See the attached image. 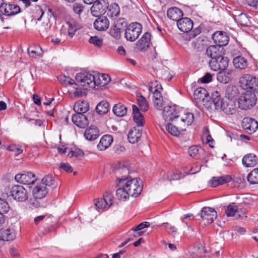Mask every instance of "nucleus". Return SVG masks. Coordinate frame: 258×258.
<instances>
[{"label":"nucleus","instance_id":"obj_1","mask_svg":"<svg viewBox=\"0 0 258 258\" xmlns=\"http://www.w3.org/2000/svg\"><path fill=\"white\" fill-rule=\"evenodd\" d=\"M228 98L224 99L220 109L227 115L235 114L237 111V107L235 100L233 98L237 94V90L233 87H228L226 92Z\"/></svg>","mask_w":258,"mask_h":258},{"label":"nucleus","instance_id":"obj_2","mask_svg":"<svg viewBox=\"0 0 258 258\" xmlns=\"http://www.w3.org/2000/svg\"><path fill=\"white\" fill-rule=\"evenodd\" d=\"M163 88L161 85L157 81L151 82L149 90L153 94V102L154 107L158 110H162L164 102L161 93Z\"/></svg>","mask_w":258,"mask_h":258},{"label":"nucleus","instance_id":"obj_3","mask_svg":"<svg viewBox=\"0 0 258 258\" xmlns=\"http://www.w3.org/2000/svg\"><path fill=\"white\" fill-rule=\"evenodd\" d=\"M256 102L255 94L252 91H246L242 93L238 99L239 107L243 110L252 107Z\"/></svg>","mask_w":258,"mask_h":258},{"label":"nucleus","instance_id":"obj_4","mask_svg":"<svg viewBox=\"0 0 258 258\" xmlns=\"http://www.w3.org/2000/svg\"><path fill=\"white\" fill-rule=\"evenodd\" d=\"M45 12L47 13L48 18V22L45 23L47 26L49 25L50 27L51 24H50L49 19L53 16L52 10L48 8L45 4H43L41 6L35 5L31 8L32 17L33 19L37 21L41 20Z\"/></svg>","mask_w":258,"mask_h":258},{"label":"nucleus","instance_id":"obj_5","mask_svg":"<svg viewBox=\"0 0 258 258\" xmlns=\"http://www.w3.org/2000/svg\"><path fill=\"white\" fill-rule=\"evenodd\" d=\"M239 84L244 90L249 89L258 92V79L251 75H243L239 79Z\"/></svg>","mask_w":258,"mask_h":258},{"label":"nucleus","instance_id":"obj_6","mask_svg":"<svg viewBox=\"0 0 258 258\" xmlns=\"http://www.w3.org/2000/svg\"><path fill=\"white\" fill-rule=\"evenodd\" d=\"M142 31V26L135 22L130 24L125 29L124 37L127 41H135L138 38Z\"/></svg>","mask_w":258,"mask_h":258},{"label":"nucleus","instance_id":"obj_7","mask_svg":"<svg viewBox=\"0 0 258 258\" xmlns=\"http://www.w3.org/2000/svg\"><path fill=\"white\" fill-rule=\"evenodd\" d=\"M9 196L19 202L26 201L28 199L27 190L22 185H15L10 188L7 193Z\"/></svg>","mask_w":258,"mask_h":258},{"label":"nucleus","instance_id":"obj_8","mask_svg":"<svg viewBox=\"0 0 258 258\" xmlns=\"http://www.w3.org/2000/svg\"><path fill=\"white\" fill-rule=\"evenodd\" d=\"M82 27L81 25L77 21L71 19L63 25L61 31L63 34L72 38L75 35L76 31L81 29Z\"/></svg>","mask_w":258,"mask_h":258},{"label":"nucleus","instance_id":"obj_9","mask_svg":"<svg viewBox=\"0 0 258 258\" xmlns=\"http://www.w3.org/2000/svg\"><path fill=\"white\" fill-rule=\"evenodd\" d=\"M125 188L132 197H138L142 190V186L137 178H133L124 182Z\"/></svg>","mask_w":258,"mask_h":258},{"label":"nucleus","instance_id":"obj_10","mask_svg":"<svg viewBox=\"0 0 258 258\" xmlns=\"http://www.w3.org/2000/svg\"><path fill=\"white\" fill-rule=\"evenodd\" d=\"M108 0H97L91 8V13L94 17L104 14L108 7Z\"/></svg>","mask_w":258,"mask_h":258},{"label":"nucleus","instance_id":"obj_11","mask_svg":"<svg viewBox=\"0 0 258 258\" xmlns=\"http://www.w3.org/2000/svg\"><path fill=\"white\" fill-rule=\"evenodd\" d=\"M228 59L226 57L221 56L211 59L209 61V66L211 70L214 71L225 70L228 66Z\"/></svg>","mask_w":258,"mask_h":258},{"label":"nucleus","instance_id":"obj_12","mask_svg":"<svg viewBox=\"0 0 258 258\" xmlns=\"http://www.w3.org/2000/svg\"><path fill=\"white\" fill-rule=\"evenodd\" d=\"M242 127L246 133L252 134L257 130L258 122L252 118L244 117L242 121Z\"/></svg>","mask_w":258,"mask_h":258},{"label":"nucleus","instance_id":"obj_13","mask_svg":"<svg viewBox=\"0 0 258 258\" xmlns=\"http://www.w3.org/2000/svg\"><path fill=\"white\" fill-rule=\"evenodd\" d=\"M163 115L165 120H172L179 116V108L175 105H168L163 108Z\"/></svg>","mask_w":258,"mask_h":258},{"label":"nucleus","instance_id":"obj_14","mask_svg":"<svg viewBox=\"0 0 258 258\" xmlns=\"http://www.w3.org/2000/svg\"><path fill=\"white\" fill-rule=\"evenodd\" d=\"M15 179L18 182L23 184H33L36 180L35 175L31 172L25 173H18L15 175Z\"/></svg>","mask_w":258,"mask_h":258},{"label":"nucleus","instance_id":"obj_15","mask_svg":"<svg viewBox=\"0 0 258 258\" xmlns=\"http://www.w3.org/2000/svg\"><path fill=\"white\" fill-rule=\"evenodd\" d=\"M217 212L210 207H204L202 209L201 217L207 224L212 223L217 218Z\"/></svg>","mask_w":258,"mask_h":258},{"label":"nucleus","instance_id":"obj_16","mask_svg":"<svg viewBox=\"0 0 258 258\" xmlns=\"http://www.w3.org/2000/svg\"><path fill=\"white\" fill-rule=\"evenodd\" d=\"M76 80L78 82L83 83V85L84 87L93 88L94 77L89 73L85 72L77 74L76 76Z\"/></svg>","mask_w":258,"mask_h":258},{"label":"nucleus","instance_id":"obj_17","mask_svg":"<svg viewBox=\"0 0 258 258\" xmlns=\"http://www.w3.org/2000/svg\"><path fill=\"white\" fill-rule=\"evenodd\" d=\"M212 38L216 45L221 47L226 45L229 40L227 33L223 31H216L212 35Z\"/></svg>","mask_w":258,"mask_h":258},{"label":"nucleus","instance_id":"obj_18","mask_svg":"<svg viewBox=\"0 0 258 258\" xmlns=\"http://www.w3.org/2000/svg\"><path fill=\"white\" fill-rule=\"evenodd\" d=\"M114 173L117 181L119 182V185H121L120 184L123 183L127 179L130 172L128 168L126 166L122 165L115 169Z\"/></svg>","mask_w":258,"mask_h":258},{"label":"nucleus","instance_id":"obj_19","mask_svg":"<svg viewBox=\"0 0 258 258\" xmlns=\"http://www.w3.org/2000/svg\"><path fill=\"white\" fill-rule=\"evenodd\" d=\"M177 26L180 31L187 33L192 30L194 22L188 18H182L177 21Z\"/></svg>","mask_w":258,"mask_h":258},{"label":"nucleus","instance_id":"obj_20","mask_svg":"<svg viewBox=\"0 0 258 258\" xmlns=\"http://www.w3.org/2000/svg\"><path fill=\"white\" fill-rule=\"evenodd\" d=\"M208 56L213 58L223 56L224 54V49L223 47L218 45H211L209 46L206 51Z\"/></svg>","mask_w":258,"mask_h":258},{"label":"nucleus","instance_id":"obj_21","mask_svg":"<svg viewBox=\"0 0 258 258\" xmlns=\"http://www.w3.org/2000/svg\"><path fill=\"white\" fill-rule=\"evenodd\" d=\"M151 35L149 32H146L137 41L136 48L141 51H146L149 47Z\"/></svg>","mask_w":258,"mask_h":258},{"label":"nucleus","instance_id":"obj_22","mask_svg":"<svg viewBox=\"0 0 258 258\" xmlns=\"http://www.w3.org/2000/svg\"><path fill=\"white\" fill-rule=\"evenodd\" d=\"M3 7V9L0 10V12L6 16H12L20 12V8L17 5L4 3Z\"/></svg>","mask_w":258,"mask_h":258},{"label":"nucleus","instance_id":"obj_23","mask_svg":"<svg viewBox=\"0 0 258 258\" xmlns=\"http://www.w3.org/2000/svg\"><path fill=\"white\" fill-rule=\"evenodd\" d=\"M72 120L77 126L85 128L89 124V121L85 115L82 113H76L72 116Z\"/></svg>","mask_w":258,"mask_h":258},{"label":"nucleus","instance_id":"obj_24","mask_svg":"<svg viewBox=\"0 0 258 258\" xmlns=\"http://www.w3.org/2000/svg\"><path fill=\"white\" fill-rule=\"evenodd\" d=\"M258 162V158L253 153H249L244 156L242 159V163L245 167L255 166Z\"/></svg>","mask_w":258,"mask_h":258},{"label":"nucleus","instance_id":"obj_25","mask_svg":"<svg viewBox=\"0 0 258 258\" xmlns=\"http://www.w3.org/2000/svg\"><path fill=\"white\" fill-rule=\"evenodd\" d=\"M109 26V21L106 17L100 16L94 22V28L98 31H104Z\"/></svg>","mask_w":258,"mask_h":258},{"label":"nucleus","instance_id":"obj_26","mask_svg":"<svg viewBox=\"0 0 258 258\" xmlns=\"http://www.w3.org/2000/svg\"><path fill=\"white\" fill-rule=\"evenodd\" d=\"M16 237V233L14 229L11 228L0 229V240L10 241Z\"/></svg>","mask_w":258,"mask_h":258},{"label":"nucleus","instance_id":"obj_27","mask_svg":"<svg viewBox=\"0 0 258 258\" xmlns=\"http://www.w3.org/2000/svg\"><path fill=\"white\" fill-rule=\"evenodd\" d=\"M231 177L229 175H225L220 177H213L209 181V183L212 187H217L231 181Z\"/></svg>","mask_w":258,"mask_h":258},{"label":"nucleus","instance_id":"obj_28","mask_svg":"<svg viewBox=\"0 0 258 258\" xmlns=\"http://www.w3.org/2000/svg\"><path fill=\"white\" fill-rule=\"evenodd\" d=\"M167 17L170 20L177 21L180 19L183 15L181 10L177 7L169 8L167 12Z\"/></svg>","mask_w":258,"mask_h":258},{"label":"nucleus","instance_id":"obj_29","mask_svg":"<svg viewBox=\"0 0 258 258\" xmlns=\"http://www.w3.org/2000/svg\"><path fill=\"white\" fill-rule=\"evenodd\" d=\"M207 95V91L205 88L202 87L197 88L194 94L196 103L199 105H201L202 102H204Z\"/></svg>","mask_w":258,"mask_h":258},{"label":"nucleus","instance_id":"obj_30","mask_svg":"<svg viewBox=\"0 0 258 258\" xmlns=\"http://www.w3.org/2000/svg\"><path fill=\"white\" fill-rule=\"evenodd\" d=\"M113 142L111 136L106 135L103 136L97 145L98 149L100 151H104L107 149Z\"/></svg>","mask_w":258,"mask_h":258},{"label":"nucleus","instance_id":"obj_31","mask_svg":"<svg viewBox=\"0 0 258 258\" xmlns=\"http://www.w3.org/2000/svg\"><path fill=\"white\" fill-rule=\"evenodd\" d=\"M32 193L34 198L41 199L46 196L48 190L45 185L40 184L33 189Z\"/></svg>","mask_w":258,"mask_h":258},{"label":"nucleus","instance_id":"obj_32","mask_svg":"<svg viewBox=\"0 0 258 258\" xmlns=\"http://www.w3.org/2000/svg\"><path fill=\"white\" fill-rule=\"evenodd\" d=\"M194 114L190 112L184 114L181 118L180 130L181 131H185L186 126L190 125L194 121Z\"/></svg>","mask_w":258,"mask_h":258},{"label":"nucleus","instance_id":"obj_33","mask_svg":"<svg viewBox=\"0 0 258 258\" xmlns=\"http://www.w3.org/2000/svg\"><path fill=\"white\" fill-rule=\"evenodd\" d=\"M132 108L134 121L138 124L139 126H143L144 123V118L143 114L140 112L139 108L136 105H133Z\"/></svg>","mask_w":258,"mask_h":258},{"label":"nucleus","instance_id":"obj_34","mask_svg":"<svg viewBox=\"0 0 258 258\" xmlns=\"http://www.w3.org/2000/svg\"><path fill=\"white\" fill-rule=\"evenodd\" d=\"M186 173H182L180 172H174L172 171L168 172L166 174H165L163 176V179L164 180L172 181L179 180L181 178H183L186 176Z\"/></svg>","mask_w":258,"mask_h":258},{"label":"nucleus","instance_id":"obj_35","mask_svg":"<svg viewBox=\"0 0 258 258\" xmlns=\"http://www.w3.org/2000/svg\"><path fill=\"white\" fill-rule=\"evenodd\" d=\"M84 136L89 141L95 140L99 136V130L96 127L91 126L86 130Z\"/></svg>","mask_w":258,"mask_h":258},{"label":"nucleus","instance_id":"obj_36","mask_svg":"<svg viewBox=\"0 0 258 258\" xmlns=\"http://www.w3.org/2000/svg\"><path fill=\"white\" fill-rule=\"evenodd\" d=\"M233 63L236 68L240 70L245 69L248 64L247 59L240 55L236 56L233 58Z\"/></svg>","mask_w":258,"mask_h":258},{"label":"nucleus","instance_id":"obj_37","mask_svg":"<svg viewBox=\"0 0 258 258\" xmlns=\"http://www.w3.org/2000/svg\"><path fill=\"white\" fill-rule=\"evenodd\" d=\"M142 132L136 128L131 129L127 136L129 142L135 144L139 141L142 136Z\"/></svg>","mask_w":258,"mask_h":258},{"label":"nucleus","instance_id":"obj_38","mask_svg":"<svg viewBox=\"0 0 258 258\" xmlns=\"http://www.w3.org/2000/svg\"><path fill=\"white\" fill-rule=\"evenodd\" d=\"M89 103L85 101H79L74 106V110L76 113L84 114L89 110Z\"/></svg>","mask_w":258,"mask_h":258},{"label":"nucleus","instance_id":"obj_39","mask_svg":"<svg viewBox=\"0 0 258 258\" xmlns=\"http://www.w3.org/2000/svg\"><path fill=\"white\" fill-rule=\"evenodd\" d=\"M137 103L141 111L145 112L149 109V103L147 99L141 93H136Z\"/></svg>","mask_w":258,"mask_h":258},{"label":"nucleus","instance_id":"obj_40","mask_svg":"<svg viewBox=\"0 0 258 258\" xmlns=\"http://www.w3.org/2000/svg\"><path fill=\"white\" fill-rule=\"evenodd\" d=\"M29 56L33 58H37L42 56L43 51L39 45H34L28 48Z\"/></svg>","mask_w":258,"mask_h":258},{"label":"nucleus","instance_id":"obj_41","mask_svg":"<svg viewBox=\"0 0 258 258\" xmlns=\"http://www.w3.org/2000/svg\"><path fill=\"white\" fill-rule=\"evenodd\" d=\"M121 184V185H119V182H118L117 186L118 188L116 189V195L118 199L122 200H126L131 195L127 192L126 188H125L124 182Z\"/></svg>","mask_w":258,"mask_h":258},{"label":"nucleus","instance_id":"obj_42","mask_svg":"<svg viewBox=\"0 0 258 258\" xmlns=\"http://www.w3.org/2000/svg\"><path fill=\"white\" fill-rule=\"evenodd\" d=\"M107 9L108 11H106L107 15L112 19L118 16L120 13L119 7L116 3H113L109 6H108Z\"/></svg>","mask_w":258,"mask_h":258},{"label":"nucleus","instance_id":"obj_43","mask_svg":"<svg viewBox=\"0 0 258 258\" xmlns=\"http://www.w3.org/2000/svg\"><path fill=\"white\" fill-rule=\"evenodd\" d=\"M212 99L215 109L218 110L221 108L224 99H222L219 92L215 91L212 94Z\"/></svg>","mask_w":258,"mask_h":258},{"label":"nucleus","instance_id":"obj_44","mask_svg":"<svg viewBox=\"0 0 258 258\" xmlns=\"http://www.w3.org/2000/svg\"><path fill=\"white\" fill-rule=\"evenodd\" d=\"M113 112L117 116L122 117L126 114L127 108L121 103H118L114 106Z\"/></svg>","mask_w":258,"mask_h":258},{"label":"nucleus","instance_id":"obj_45","mask_svg":"<svg viewBox=\"0 0 258 258\" xmlns=\"http://www.w3.org/2000/svg\"><path fill=\"white\" fill-rule=\"evenodd\" d=\"M231 73L230 72L222 71L217 74V80L219 82L226 84L230 81Z\"/></svg>","mask_w":258,"mask_h":258},{"label":"nucleus","instance_id":"obj_46","mask_svg":"<svg viewBox=\"0 0 258 258\" xmlns=\"http://www.w3.org/2000/svg\"><path fill=\"white\" fill-rule=\"evenodd\" d=\"M206 251L204 247L201 245V246L195 247L193 250L190 252V255L192 258L202 257L204 256Z\"/></svg>","mask_w":258,"mask_h":258},{"label":"nucleus","instance_id":"obj_47","mask_svg":"<svg viewBox=\"0 0 258 258\" xmlns=\"http://www.w3.org/2000/svg\"><path fill=\"white\" fill-rule=\"evenodd\" d=\"M109 104L105 101H101L96 107V112L99 114H103L108 111Z\"/></svg>","mask_w":258,"mask_h":258},{"label":"nucleus","instance_id":"obj_48","mask_svg":"<svg viewBox=\"0 0 258 258\" xmlns=\"http://www.w3.org/2000/svg\"><path fill=\"white\" fill-rule=\"evenodd\" d=\"M247 179L251 184H258V168L252 170L248 174Z\"/></svg>","mask_w":258,"mask_h":258},{"label":"nucleus","instance_id":"obj_49","mask_svg":"<svg viewBox=\"0 0 258 258\" xmlns=\"http://www.w3.org/2000/svg\"><path fill=\"white\" fill-rule=\"evenodd\" d=\"M178 127L173 125L172 123H169L166 126V130L171 135L177 136L180 134L181 130H180V125Z\"/></svg>","mask_w":258,"mask_h":258},{"label":"nucleus","instance_id":"obj_50","mask_svg":"<svg viewBox=\"0 0 258 258\" xmlns=\"http://www.w3.org/2000/svg\"><path fill=\"white\" fill-rule=\"evenodd\" d=\"M238 212V208L235 203H233L227 206L225 213L228 217L233 216Z\"/></svg>","mask_w":258,"mask_h":258},{"label":"nucleus","instance_id":"obj_51","mask_svg":"<svg viewBox=\"0 0 258 258\" xmlns=\"http://www.w3.org/2000/svg\"><path fill=\"white\" fill-rule=\"evenodd\" d=\"M123 31L120 30V28H118L116 26L113 25L110 29L109 33L112 37L116 39H119L121 36V33Z\"/></svg>","mask_w":258,"mask_h":258},{"label":"nucleus","instance_id":"obj_52","mask_svg":"<svg viewBox=\"0 0 258 258\" xmlns=\"http://www.w3.org/2000/svg\"><path fill=\"white\" fill-rule=\"evenodd\" d=\"M54 183L55 180L53 175L48 174L42 178L41 184L50 186L54 185Z\"/></svg>","mask_w":258,"mask_h":258},{"label":"nucleus","instance_id":"obj_53","mask_svg":"<svg viewBox=\"0 0 258 258\" xmlns=\"http://www.w3.org/2000/svg\"><path fill=\"white\" fill-rule=\"evenodd\" d=\"M89 42L100 48L102 45L103 39L97 36H91L89 40Z\"/></svg>","mask_w":258,"mask_h":258},{"label":"nucleus","instance_id":"obj_54","mask_svg":"<svg viewBox=\"0 0 258 258\" xmlns=\"http://www.w3.org/2000/svg\"><path fill=\"white\" fill-rule=\"evenodd\" d=\"M200 150H202V149L198 146H192L188 148V153L190 156L195 158H198Z\"/></svg>","mask_w":258,"mask_h":258},{"label":"nucleus","instance_id":"obj_55","mask_svg":"<svg viewBox=\"0 0 258 258\" xmlns=\"http://www.w3.org/2000/svg\"><path fill=\"white\" fill-rule=\"evenodd\" d=\"M9 209V205L6 200L0 198V212L2 213H7Z\"/></svg>","mask_w":258,"mask_h":258},{"label":"nucleus","instance_id":"obj_56","mask_svg":"<svg viewBox=\"0 0 258 258\" xmlns=\"http://www.w3.org/2000/svg\"><path fill=\"white\" fill-rule=\"evenodd\" d=\"M113 25L118 28H120V30L123 31L126 27V23L124 19L119 18L114 22Z\"/></svg>","mask_w":258,"mask_h":258},{"label":"nucleus","instance_id":"obj_57","mask_svg":"<svg viewBox=\"0 0 258 258\" xmlns=\"http://www.w3.org/2000/svg\"><path fill=\"white\" fill-rule=\"evenodd\" d=\"M84 6L80 3H76L73 5V10L75 13L80 15L84 10Z\"/></svg>","mask_w":258,"mask_h":258},{"label":"nucleus","instance_id":"obj_58","mask_svg":"<svg viewBox=\"0 0 258 258\" xmlns=\"http://www.w3.org/2000/svg\"><path fill=\"white\" fill-rule=\"evenodd\" d=\"M95 205L98 209H104L107 206V204L106 202L104 201V200H103L102 198L97 199L95 203Z\"/></svg>","mask_w":258,"mask_h":258},{"label":"nucleus","instance_id":"obj_59","mask_svg":"<svg viewBox=\"0 0 258 258\" xmlns=\"http://www.w3.org/2000/svg\"><path fill=\"white\" fill-rule=\"evenodd\" d=\"M84 155V154L83 151L79 149H76L74 151H71L69 154V156L70 157H83Z\"/></svg>","mask_w":258,"mask_h":258},{"label":"nucleus","instance_id":"obj_60","mask_svg":"<svg viewBox=\"0 0 258 258\" xmlns=\"http://www.w3.org/2000/svg\"><path fill=\"white\" fill-rule=\"evenodd\" d=\"M102 199L104 200V201L107 203V206L108 207L112 205L113 196L111 194L106 192L105 194L103 196V198Z\"/></svg>","mask_w":258,"mask_h":258},{"label":"nucleus","instance_id":"obj_61","mask_svg":"<svg viewBox=\"0 0 258 258\" xmlns=\"http://www.w3.org/2000/svg\"><path fill=\"white\" fill-rule=\"evenodd\" d=\"M101 75L100 74H97L96 75H94L93 77H94V81H93V88H94L95 86H101V83H103V81L101 79Z\"/></svg>","mask_w":258,"mask_h":258},{"label":"nucleus","instance_id":"obj_62","mask_svg":"<svg viewBox=\"0 0 258 258\" xmlns=\"http://www.w3.org/2000/svg\"><path fill=\"white\" fill-rule=\"evenodd\" d=\"M59 168L64 170L67 172H72L73 170L72 166L68 163H60Z\"/></svg>","mask_w":258,"mask_h":258},{"label":"nucleus","instance_id":"obj_63","mask_svg":"<svg viewBox=\"0 0 258 258\" xmlns=\"http://www.w3.org/2000/svg\"><path fill=\"white\" fill-rule=\"evenodd\" d=\"M8 149L10 151L14 152L15 153V155L18 156L19 154H21L23 152V150L21 148L18 147L15 145L10 146Z\"/></svg>","mask_w":258,"mask_h":258},{"label":"nucleus","instance_id":"obj_64","mask_svg":"<svg viewBox=\"0 0 258 258\" xmlns=\"http://www.w3.org/2000/svg\"><path fill=\"white\" fill-rule=\"evenodd\" d=\"M101 75V76L100 78L102 79V81H103V83H101V86H104L111 81V79L110 76L107 74H103Z\"/></svg>","mask_w":258,"mask_h":258}]
</instances>
